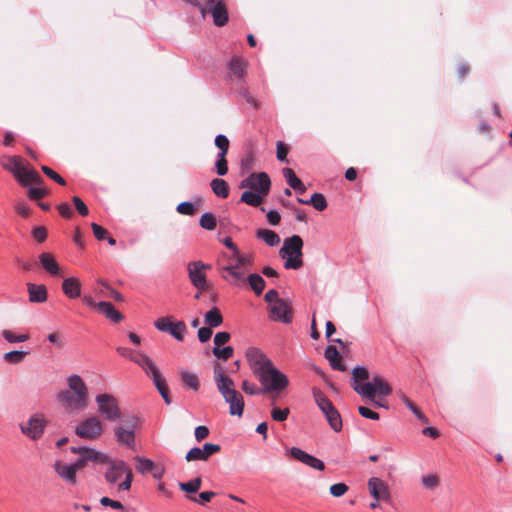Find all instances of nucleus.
<instances>
[{
  "label": "nucleus",
  "instance_id": "nucleus-54",
  "mask_svg": "<svg viewBox=\"0 0 512 512\" xmlns=\"http://www.w3.org/2000/svg\"><path fill=\"white\" fill-rule=\"evenodd\" d=\"M230 340V334L226 331L216 333L214 336V347L221 348Z\"/></svg>",
  "mask_w": 512,
  "mask_h": 512
},
{
  "label": "nucleus",
  "instance_id": "nucleus-60",
  "mask_svg": "<svg viewBox=\"0 0 512 512\" xmlns=\"http://www.w3.org/2000/svg\"><path fill=\"white\" fill-rule=\"evenodd\" d=\"M100 504L102 506H106V507L109 506V507H111L113 509H116V510L124 509V506H123V504L120 501L112 500V499H110L107 496H104V497H102L100 499Z\"/></svg>",
  "mask_w": 512,
  "mask_h": 512
},
{
  "label": "nucleus",
  "instance_id": "nucleus-24",
  "mask_svg": "<svg viewBox=\"0 0 512 512\" xmlns=\"http://www.w3.org/2000/svg\"><path fill=\"white\" fill-rule=\"evenodd\" d=\"M2 167L11 172L17 181H23V165L21 158L18 156H5L1 160Z\"/></svg>",
  "mask_w": 512,
  "mask_h": 512
},
{
  "label": "nucleus",
  "instance_id": "nucleus-8",
  "mask_svg": "<svg viewBox=\"0 0 512 512\" xmlns=\"http://www.w3.org/2000/svg\"><path fill=\"white\" fill-rule=\"evenodd\" d=\"M315 402L322 413L325 415L330 427L339 432L342 429V419L338 410L334 407L332 402L319 390L313 392Z\"/></svg>",
  "mask_w": 512,
  "mask_h": 512
},
{
  "label": "nucleus",
  "instance_id": "nucleus-29",
  "mask_svg": "<svg viewBox=\"0 0 512 512\" xmlns=\"http://www.w3.org/2000/svg\"><path fill=\"white\" fill-rule=\"evenodd\" d=\"M229 403V413L231 415L241 416L244 410V401L242 395L236 392H230L227 398H224Z\"/></svg>",
  "mask_w": 512,
  "mask_h": 512
},
{
  "label": "nucleus",
  "instance_id": "nucleus-40",
  "mask_svg": "<svg viewBox=\"0 0 512 512\" xmlns=\"http://www.w3.org/2000/svg\"><path fill=\"white\" fill-rule=\"evenodd\" d=\"M23 181H18L23 186H28L29 182H34L36 184L43 183V179L41 176L34 170H27L23 168L22 174Z\"/></svg>",
  "mask_w": 512,
  "mask_h": 512
},
{
  "label": "nucleus",
  "instance_id": "nucleus-12",
  "mask_svg": "<svg viewBox=\"0 0 512 512\" xmlns=\"http://www.w3.org/2000/svg\"><path fill=\"white\" fill-rule=\"evenodd\" d=\"M203 8L204 16L206 13L211 14L215 26L223 27L228 22V10L223 0H206Z\"/></svg>",
  "mask_w": 512,
  "mask_h": 512
},
{
  "label": "nucleus",
  "instance_id": "nucleus-6",
  "mask_svg": "<svg viewBox=\"0 0 512 512\" xmlns=\"http://www.w3.org/2000/svg\"><path fill=\"white\" fill-rule=\"evenodd\" d=\"M303 240L299 235L285 238L279 256L285 260L284 268L298 270L303 266Z\"/></svg>",
  "mask_w": 512,
  "mask_h": 512
},
{
  "label": "nucleus",
  "instance_id": "nucleus-51",
  "mask_svg": "<svg viewBox=\"0 0 512 512\" xmlns=\"http://www.w3.org/2000/svg\"><path fill=\"white\" fill-rule=\"evenodd\" d=\"M215 495L216 494L213 491H203L199 494L198 498L188 496V499L192 502L204 505L205 503L210 502Z\"/></svg>",
  "mask_w": 512,
  "mask_h": 512
},
{
  "label": "nucleus",
  "instance_id": "nucleus-44",
  "mask_svg": "<svg viewBox=\"0 0 512 512\" xmlns=\"http://www.w3.org/2000/svg\"><path fill=\"white\" fill-rule=\"evenodd\" d=\"M325 356L328 359L330 366L334 370H339V371L347 370L346 365L343 363V357H342L343 354H325Z\"/></svg>",
  "mask_w": 512,
  "mask_h": 512
},
{
  "label": "nucleus",
  "instance_id": "nucleus-50",
  "mask_svg": "<svg viewBox=\"0 0 512 512\" xmlns=\"http://www.w3.org/2000/svg\"><path fill=\"white\" fill-rule=\"evenodd\" d=\"M289 414H290L289 408L281 409L278 407H273V409L271 411L272 419L277 422L285 421L288 418Z\"/></svg>",
  "mask_w": 512,
  "mask_h": 512
},
{
  "label": "nucleus",
  "instance_id": "nucleus-30",
  "mask_svg": "<svg viewBox=\"0 0 512 512\" xmlns=\"http://www.w3.org/2000/svg\"><path fill=\"white\" fill-rule=\"evenodd\" d=\"M98 310L103 313L113 323H119L123 320V315L115 309L114 305L108 301H100L97 303Z\"/></svg>",
  "mask_w": 512,
  "mask_h": 512
},
{
  "label": "nucleus",
  "instance_id": "nucleus-13",
  "mask_svg": "<svg viewBox=\"0 0 512 512\" xmlns=\"http://www.w3.org/2000/svg\"><path fill=\"white\" fill-rule=\"evenodd\" d=\"M46 425L44 415L36 413L29 418L26 424H20V430L24 435L35 441L43 436Z\"/></svg>",
  "mask_w": 512,
  "mask_h": 512
},
{
  "label": "nucleus",
  "instance_id": "nucleus-14",
  "mask_svg": "<svg viewBox=\"0 0 512 512\" xmlns=\"http://www.w3.org/2000/svg\"><path fill=\"white\" fill-rule=\"evenodd\" d=\"M137 428V418L132 417L131 420L125 422V427L119 426L114 428L116 441L120 445L134 448L135 430Z\"/></svg>",
  "mask_w": 512,
  "mask_h": 512
},
{
  "label": "nucleus",
  "instance_id": "nucleus-64",
  "mask_svg": "<svg viewBox=\"0 0 512 512\" xmlns=\"http://www.w3.org/2000/svg\"><path fill=\"white\" fill-rule=\"evenodd\" d=\"M195 439L197 441H202L209 435V429L208 427L204 425L197 426L194 431Z\"/></svg>",
  "mask_w": 512,
  "mask_h": 512
},
{
  "label": "nucleus",
  "instance_id": "nucleus-16",
  "mask_svg": "<svg viewBox=\"0 0 512 512\" xmlns=\"http://www.w3.org/2000/svg\"><path fill=\"white\" fill-rule=\"evenodd\" d=\"M188 276L191 284L200 291L208 289V281L204 270V262L192 261L188 264Z\"/></svg>",
  "mask_w": 512,
  "mask_h": 512
},
{
  "label": "nucleus",
  "instance_id": "nucleus-57",
  "mask_svg": "<svg viewBox=\"0 0 512 512\" xmlns=\"http://www.w3.org/2000/svg\"><path fill=\"white\" fill-rule=\"evenodd\" d=\"M72 201H73V203L75 205L76 210L78 211V213L81 216H87L88 215L89 209H88L87 205L83 202V200L80 197L74 196L72 198Z\"/></svg>",
  "mask_w": 512,
  "mask_h": 512
},
{
  "label": "nucleus",
  "instance_id": "nucleus-39",
  "mask_svg": "<svg viewBox=\"0 0 512 512\" xmlns=\"http://www.w3.org/2000/svg\"><path fill=\"white\" fill-rule=\"evenodd\" d=\"M201 484H202L201 477H196L194 479H191L188 482H179L178 485H179L180 490H182L188 494H194L200 489Z\"/></svg>",
  "mask_w": 512,
  "mask_h": 512
},
{
  "label": "nucleus",
  "instance_id": "nucleus-7",
  "mask_svg": "<svg viewBox=\"0 0 512 512\" xmlns=\"http://www.w3.org/2000/svg\"><path fill=\"white\" fill-rule=\"evenodd\" d=\"M105 464H108L107 471L104 475L105 480L109 484H115L124 475L125 479L118 485V490H129L133 481V472L130 466L124 460L110 458Z\"/></svg>",
  "mask_w": 512,
  "mask_h": 512
},
{
  "label": "nucleus",
  "instance_id": "nucleus-43",
  "mask_svg": "<svg viewBox=\"0 0 512 512\" xmlns=\"http://www.w3.org/2000/svg\"><path fill=\"white\" fill-rule=\"evenodd\" d=\"M199 225L205 230L212 231L217 226L216 218L211 212H205L200 217Z\"/></svg>",
  "mask_w": 512,
  "mask_h": 512
},
{
  "label": "nucleus",
  "instance_id": "nucleus-21",
  "mask_svg": "<svg viewBox=\"0 0 512 512\" xmlns=\"http://www.w3.org/2000/svg\"><path fill=\"white\" fill-rule=\"evenodd\" d=\"M214 379L219 392L224 398H227L230 392H236L232 379L225 375L223 368L219 364L214 367Z\"/></svg>",
  "mask_w": 512,
  "mask_h": 512
},
{
  "label": "nucleus",
  "instance_id": "nucleus-3",
  "mask_svg": "<svg viewBox=\"0 0 512 512\" xmlns=\"http://www.w3.org/2000/svg\"><path fill=\"white\" fill-rule=\"evenodd\" d=\"M369 378L370 374L365 366H356L352 369V387L360 396L373 400L376 396L386 397L391 394L392 389L384 378L374 374L371 381L362 383Z\"/></svg>",
  "mask_w": 512,
  "mask_h": 512
},
{
  "label": "nucleus",
  "instance_id": "nucleus-46",
  "mask_svg": "<svg viewBox=\"0 0 512 512\" xmlns=\"http://www.w3.org/2000/svg\"><path fill=\"white\" fill-rule=\"evenodd\" d=\"M309 203L318 211H323L327 208L326 198L321 193H314L311 196Z\"/></svg>",
  "mask_w": 512,
  "mask_h": 512
},
{
  "label": "nucleus",
  "instance_id": "nucleus-11",
  "mask_svg": "<svg viewBox=\"0 0 512 512\" xmlns=\"http://www.w3.org/2000/svg\"><path fill=\"white\" fill-rule=\"evenodd\" d=\"M103 433V424L96 416L81 421L75 428V434L83 439L95 440Z\"/></svg>",
  "mask_w": 512,
  "mask_h": 512
},
{
  "label": "nucleus",
  "instance_id": "nucleus-62",
  "mask_svg": "<svg viewBox=\"0 0 512 512\" xmlns=\"http://www.w3.org/2000/svg\"><path fill=\"white\" fill-rule=\"evenodd\" d=\"M197 335H198L199 341L201 343H205L212 336V328L208 327L207 325L205 327H201L198 329Z\"/></svg>",
  "mask_w": 512,
  "mask_h": 512
},
{
  "label": "nucleus",
  "instance_id": "nucleus-5",
  "mask_svg": "<svg viewBox=\"0 0 512 512\" xmlns=\"http://www.w3.org/2000/svg\"><path fill=\"white\" fill-rule=\"evenodd\" d=\"M129 359L133 361L134 363L138 364L149 376L155 387L157 388L158 392L162 396L164 402L169 405L171 404V398L169 395V389L166 384L165 379L162 377L157 365L155 362L148 357L147 354H128Z\"/></svg>",
  "mask_w": 512,
  "mask_h": 512
},
{
  "label": "nucleus",
  "instance_id": "nucleus-27",
  "mask_svg": "<svg viewBox=\"0 0 512 512\" xmlns=\"http://www.w3.org/2000/svg\"><path fill=\"white\" fill-rule=\"evenodd\" d=\"M63 293L70 299H75L81 295V284L75 277H68L62 283Z\"/></svg>",
  "mask_w": 512,
  "mask_h": 512
},
{
  "label": "nucleus",
  "instance_id": "nucleus-35",
  "mask_svg": "<svg viewBox=\"0 0 512 512\" xmlns=\"http://www.w3.org/2000/svg\"><path fill=\"white\" fill-rule=\"evenodd\" d=\"M180 376L183 384L193 391H197L200 387L199 379L196 374L189 372L186 369L180 371Z\"/></svg>",
  "mask_w": 512,
  "mask_h": 512
},
{
  "label": "nucleus",
  "instance_id": "nucleus-47",
  "mask_svg": "<svg viewBox=\"0 0 512 512\" xmlns=\"http://www.w3.org/2000/svg\"><path fill=\"white\" fill-rule=\"evenodd\" d=\"M2 336L9 343L24 342L29 338L27 334L17 335L14 332H12L11 330H3Z\"/></svg>",
  "mask_w": 512,
  "mask_h": 512
},
{
  "label": "nucleus",
  "instance_id": "nucleus-42",
  "mask_svg": "<svg viewBox=\"0 0 512 512\" xmlns=\"http://www.w3.org/2000/svg\"><path fill=\"white\" fill-rule=\"evenodd\" d=\"M135 461L137 462L136 469L139 473L145 474L153 470L155 464L151 459L136 456Z\"/></svg>",
  "mask_w": 512,
  "mask_h": 512
},
{
  "label": "nucleus",
  "instance_id": "nucleus-4",
  "mask_svg": "<svg viewBox=\"0 0 512 512\" xmlns=\"http://www.w3.org/2000/svg\"><path fill=\"white\" fill-rule=\"evenodd\" d=\"M247 66V62L242 56L234 55L227 64V80L231 84L237 85V92L239 95H241L249 104L256 107V99L243 86Z\"/></svg>",
  "mask_w": 512,
  "mask_h": 512
},
{
  "label": "nucleus",
  "instance_id": "nucleus-20",
  "mask_svg": "<svg viewBox=\"0 0 512 512\" xmlns=\"http://www.w3.org/2000/svg\"><path fill=\"white\" fill-rule=\"evenodd\" d=\"M240 188L249 190L242 193L240 201L252 207H256V172L250 173L240 182Z\"/></svg>",
  "mask_w": 512,
  "mask_h": 512
},
{
  "label": "nucleus",
  "instance_id": "nucleus-63",
  "mask_svg": "<svg viewBox=\"0 0 512 512\" xmlns=\"http://www.w3.org/2000/svg\"><path fill=\"white\" fill-rule=\"evenodd\" d=\"M358 412L359 414L364 417V418H367V419H371V420H379L380 416L378 413L370 410L369 408L367 407H364V406H360L358 408Z\"/></svg>",
  "mask_w": 512,
  "mask_h": 512
},
{
  "label": "nucleus",
  "instance_id": "nucleus-9",
  "mask_svg": "<svg viewBox=\"0 0 512 512\" xmlns=\"http://www.w3.org/2000/svg\"><path fill=\"white\" fill-rule=\"evenodd\" d=\"M99 414L107 421L115 422L121 416L117 399L112 394H98L95 398Z\"/></svg>",
  "mask_w": 512,
  "mask_h": 512
},
{
  "label": "nucleus",
  "instance_id": "nucleus-34",
  "mask_svg": "<svg viewBox=\"0 0 512 512\" xmlns=\"http://www.w3.org/2000/svg\"><path fill=\"white\" fill-rule=\"evenodd\" d=\"M271 181L269 176L264 172H258V205L262 202L270 190Z\"/></svg>",
  "mask_w": 512,
  "mask_h": 512
},
{
  "label": "nucleus",
  "instance_id": "nucleus-58",
  "mask_svg": "<svg viewBox=\"0 0 512 512\" xmlns=\"http://www.w3.org/2000/svg\"><path fill=\"white\" fill-rule=\"evenodd\" d=\"M422 484L427 489H435L439 485V478L436 475L423 476Z\"/></svg>",
  "mask_w": 512,
  "mask_h": 512
},
{
  "label": "nucleus",
  "instance_id": "nucleus-49",
  "mask_svg": "<svg viewBox=\"0 0 512 512\" xmlns=\"http://www.w3.org/2000/svg\"><path fill=\"white\" fill-rule=\"evenodd\" d=\"M41 170L47 177H49L50 179H52L59 185H62V186L66 185L65 179L62 176H60L57 172H55L53 169H51L50 167L43 165V166H41Z\"/></svg>",
  "mask_w": 512,
  "mask_h": 512
},
{
  "label": "nucleus",
  "instance_id": "nucleus-37",
  "mask_svg": "<svg viewBox=\"0 0 512 512\" xmlns=\"http://www.w3.org/2000/svg\"><path fill=\"white\" fill-rule=\"evenodd\" d=\"M399 398L405 404V406L414 414V416L421 422L426 423L427 417L421 412V410L403 393L399 394Z\"/></svg>",
  "mask_w": 512,
  "mask_h": 512
},
{
  "label": "nucleus",
  "instance_id": "nucleus-38",
  "mask_svg": "<svg viewBox=\"0 0 512 512\" xmlns=\"http://www.w3.org/2000/svg\"><path fill=\"white\" fill-rule=\"evenodd\" d=\"M258 238H262L269 246H277L280 243L279 235L268 229L258 230Z\"/></svg>",
  "mask_w": 512,
  "mask_h": 512
},
{
  "label": "nucleus",
  "instance_id": "nucleus-56",
  "mask_svg": "<svg viewBox=\"0 0 512 512\" xmlns=\"http://www.w3.org/2000/svg\"><path fill=\"white\" fill-rule=\"evenodd\" d=\"M91 228L93 230V233H94V236L96 237L97 240L99 241H103L106 239V237L108 236V231L103 228L102 226L98 225L97 223L93 222L91 224Z\"/></svg>",
  "mask_w": 512,
  "mask_h": 512
},
{
  "label": "nucleus",
  "instance_id": "nucleus-1",
  "mask_svg": "<svg viewBox=\"0 0 512 512\" xmlns=\"http://www.w3.org/2000/svg\"><path fill=\"white\" fill-rule=\"evenodd\" d=\"M258 379L261 385L258 392L268 395L271 405L275 406L277 399L289 386L288 376L277 369L270 360H258Z\"/></svg>",
  "mask_w": 512,
  "mask_h": 512
},
{
  "label": "nucleus",
  "instance_id": "nucleus-23",
  "mask_svg": "<svg viewBox=\"0 0 512 512\" xmlns=\"http://www.w3.org/2000/svg\"><path fill=\"white\" fill-rule=\"evenodd\" d=\"M54 469L56 474L66 483L70 485L77 484V471L71 463H64L58 460L54 464Z\"/></svg>",
  "mask_w": 512,
  "mask_h": 512
},
{
  "label": "nucleus",
  "instance_id": "nucleus-2",
  "mask_svg": "<svg viewBox=\"0 0 512 512\" xmlns=\"http://www.w3.org/2000/svg\"><path fill=\"white\" fill-rule=\"evenodd\" d=\"M231 258L235 263L221 267L222 278L233 286L246 287L249 285L251 290L256 293V272L250 273L245 278L247 268L253 264L254 255L252 253L241 254L238 249L231 254Z\"/></svg>",
  "mask_w": 512,
  "mask_h": 512
},
{
  "label": "nucleus",
  "instance_id": "nucleus-41",
  "mask_svg": "<svg viewBox=\"0 0 512 512\" xmlns=\"http://www.w3.org/2000/svg\"><path fill=\"white\" fill-rule=\"evenodd\" d=\"M227 153L218 152L215 161V172L219 176H224L228 173V163L226 160Z\"/></svg>",
  "mask_w": 512,
  "mask_h": 512
},
{
  "label": "nucleus",
  "instance_id": "nucleus-18",
  "mask_svg": "<svg viewBox=\"0 0 512 512\" xmlns=\"http://www.w3.org/2000/svg\"><path fill=\"white\" fill-rule=\"evenodd\" d=\"M370 495L377 501H388L390 499V491L388 484L378 478L371 477L367 483Z\"/></svg>",
  "mask_w": 512,
  "mask_h": 512
},
{
  "label": "nucleus",
  "instance_id": "nucleus-10",
  "mask_svg": "<svg viewBox=\"0 0 512 512\" xmlns=\"http://www.w3.org/2000/svg\"><path fill=\"white\" fill-rule=\"evenodd\" d=\"M154 327L163 333H168L177 341H183L184 336L188 331L187 325L184 321H172L171 317L164 316L158 318L154 322Z\"/></svg>",
  "mask_w": 512,
  "mask_h": 512
},
{
  "label": "nucleus",
  "instance_id": "nucleus-31",
  "mask_svg": "<svg viewBox=\"0 0 512 512\" xmlns=\"http://www.w3.org/2000/svg\"><path fill=\"white\" fill-rule=\"evenodd\" d=\"M81 457L86 462H95V463H101L104 464L107 461H109V456L103 452L97 451L96 449L92 447H86L83 448L81 451Z\"/></svg>",
  "mask_w": 512,
  "mask_h": 512
},
{
  "label": "nucleus",
  "instance_id": "nucleus-19",
  "mask_svg": "<svg viewBox=\"0 0 512 512\" xmlns=\"http://www.w3.org/2000/svg\"><path fill=\"white\" fill-rule=\"evenodd\" d=\"M58 402L69 410H83L87 406L88 399L81 400L78 395L71 391L64 390L57 395Z\"/></svg>",
  "mask_w": 512,
  "mask_h": 512
},
{
  "label": "nucleus",
  "instance_id": "nucleus-45",
  "mask_svg": "<svg viewBox=\"0 0 512 512\" xmlns=\"http://www.w3.org/2000/svg\"><path fill=\"white\" fill-rule=\"evenodd\" d=\"M283 176L285 177L288 185L293 188H299L301 186V180L296 176L295 172L291 168L283 169Z\"/></svg>",
  "mask_w": 512,
  "mask_h": 512
},
{
  "label": "nucleus",
  "instance_id": "nucleus-55",
  "mask_svg": "<svg viewBox=\"0 0 512 512\" xmlns=\"http://www.w3.org/2000/svg\"><path fill=\"white\" fill-rule=\"evenodd\" d=\"M47 195V191L44 188L30 186L28 189V196L30 199L38 200Z\"/></svg>",
  "mask_w": 512,
  "mask_h": 512
},
{
  "label": "nucleus",
  "instance_id": "nucleus-25",
  "mask_svg": "<svg viewBox=\"0 0 512 512\" xmlns=\"http://www.w3.org/2000/svg\"><path fill=\"white\" fill-rule=\"evenodd\" d=\"M26 286L28 298L31 303L39 304L47 300L48 292L45 285L28 282Z\"/></svg>",
  "mask_w": 512,
  "mask_h": 512
},
{
  "label": "nucleus",
  "instance_id": "nucleus-61",
  "mask_svg": "<svg viewBox=\"0 0 512 512\" xmlns=\"http://www.w3.org/2000/svg\"><path fill=\"white\" fill-rule=\"evenodd\" d=\"M288 152H289V149H288L287 145H285L281 141L277 142L276 156L279 161H281V162L286 161Z\"/></svg>",
  "mask_w": 512,
  "mask_h": 512
},
{
  "label": "nucleus",
  "instance_id": "nucleus-48",
  "mask_svg": "<svg viewBox=\"0 0 512 512\" xmlns=\"http://www.w3.org/2000/svg\"><path fill=\"white\" fill-rule=\"evenodd\" d=\"M176 211L182 215L192 216L196 212V207L192 202L184 201L177 205Z\"/></svg>",
  "mask_w": 512,
  "mask_h": 512
},
{
  "label": "nucleus",
  "instance_id": "nucleus-28",
  "mask_svg": "<svg viewBox=\"0 0 512 512\" xmlns=\"http://www.w3.org/2000/svg\"><path fill=\"white\" fill-rule=\"evenodd\" d=\"M39 262L42 268L53 276L60 275V267L56 261V259L50 253L43 252L39 255Z\"/></svg>",
  "mask_w": 512,
  "mask_h": 512
},
{
  "label": "nucleus",
  "instance_id": "nucleus-15",
  "mask_svg": "<svg viewBox=\"0 0 512 512\" xmlns=\"http://www.w3.org/2000/svg\"><path fill=\"white\" fill-rule=\"evenodd\" d=\"M269 318L273 321H279L289 324L293 319V311L289 303L285 300L273 302L268 306Z\"/></svg>",
  "mask_w": 512,
  "mask_h": 512
},
{
  "label": "nucleus",
  "instance_id": "nucleus-17",
  "mask_svg": "<svg viewBox=\"0 0 512 512\" xmlns=\"http://www.w3.org/2000/svg\"><path fill=\"white\" fill-rule=\"evenodd\" d=\"M221 450V446L213 443H205L203 447L191 448L185 456L187 462L207 461L211 455Z\"/></svg>",
  "mask_w": 512,
  "mask_h": 512
},
{
  "label": "nucleus",
  "instance_id": "nucleus-33",
  "mask_svg": "<svg viewBox=\"0 0 512 512\" xmlns=\"http://www.w3.org/2000/svg\"><path fill=\"white\" fill-rule=\"evenodd\" d=\"M210 186L217 197L225 199L229 196V185L224 179L215 178L211 181Z\"/></svg>",
  "mask_w": 512,
  "mask_h": 512
},
{
  "label": "nucleus",
  "instance_id": "nucleus-52",
  "mask_svg": "<svg viewBox=\"0 0 512 512\" xmlns=\"http://www.w3.org/2000/svg\"><path fill=\"white\" fill-rule=\"evenodd\" d=\"M215 146L219 149V152L228 153L229 150V139L223 135L219 134L215 137Z\"/></svg>",
  "mask_w": 512,
  "mask_h": 512
},
{
  "label": "nucleus",
  "instance_id": "nucleus-59",
  "mask_svg": "<svg viewBox=\"0 0 512 512\" xmlns=\"http://www.w3.org/2000/svg\"><path fill=\"white\" fill-rule=\"evenodd\" d=\"M32 236L37 242L42 243L47 238V231L43 226L34 227L32 229Z\"/></svg>",
  "mask_w": 512,
  "mask_h": 512
},
{
  "label": "nucleus",
  "instance_id": "nucleus-26",
  "mask_svg": "<svg viewBox=\"0 0 512 512\" xmlns=\"http://www.w3.org/2000/svg\"><path fill=\"white\" fill-rule=\"evenodd\" d=\"M68 391L78 395V398L84 400L88 399V389L82 378L76 374L68 377Z\"/></svg>",
  "mask_w": 512,
  "mask_h": 512
},
{
  "label": "nucleus",
  "instance_id": "nucleus-53",
  "mask_svg": "<svg viewBox=\"0 0 512 512\" xmlns=\"http://www.w3.org/2000/svg\"><path fill=\"white\" fill-rule=\"evenodd\" d=\"M349 490V487L345 483H336L330 486V493L334 497H341L343 496L347 491Z\"/></svg>",
  "mask_w": 512,
  "mask_h": 512
},
{
  "label": "nucleus",
  "instance_id": "nucleus-36",
  "mask_svg": "<svg viewBox=\"0 0 512 512\" xmlns=\"http://www.w3.org/2000/svg\"><path fill=\"white\" fill-rule=\"evenodd\" d=\"M256 162V158L253 150H249L247 154L241 159L240 163V174H250L254 164Z\"/></svg>",
  "mask_w": 512,
  "mask_h": 512
},
{
  "label": "nucleus",
  "instance_id": "nucleus-22",
  "mask_svg": "<svg viewBox=\"0 0 512 512\" xmlns=\"http://www.w3.org/2000/svg\"><path fill=\"white\" fill-rule=\"evenodd\" d=\"M290 455L294 459L300 461L301 463H303L313 469L322 471L325 468L324 462L322 460L314 457L313 455L306 453L305 451L301 450L300 448L292 447L290 449Z\"/></svg>",
  "mask_w": 512,
  "mask_h": 512
},
{
  "label": "nucleus",
  "instance_id": "nucleus-32",
  "mask_svg": "<svg viewBox=\"0 0 512 512\" xmlns=\"http://www.w3.org/2000/svg\"><path fill=\"white\" fill-rule=\"evenodd\" d=\"M204 323L210 328L219 327L223 323L221 311L216 306L212 307L204 315Z\"/></svg>",
  "mask_w": 512,
  "mask_h": 512
}]
</instances>
